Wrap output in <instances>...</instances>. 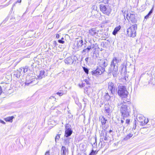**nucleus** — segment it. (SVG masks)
<instances>
[{
  "label": "nucleus",
  "instance_id": "1",
  "mask_svg": "<svg viewBox=\"0 0 155 155\" xmlns=\"http://www.w3.org/2000/svg\"><path fill=\"white\" fill-rule=\"evenodd\" d=\"M129 102V99L128 100L123 99L120 102L117 104V106L118 108H120V111L121 116L123 117V119H124L125 117H127L129 115L130 112L131 104H124L127 102Z\"/></svg>",
  "mask_w": 155,
  "mask_h": 155
},
{
  "label": "nucleus",
  "instance_id": "2",
  "mask_svg": "<svg viewBox=\"0 0 155 155\" xmlns=\"http://www.w3.org/2000/svg\"><path fill=\"white\" fill-rule=\"evenodd\" d=\"M98 64L100 67L91 71L93 75L97 76L101 74L105 71V68L107 66L108 61L107 59L102 58L98 60Z\"/></svg>",
  "mask_w": 155,
  "mask_h": 155
},
{
  "label": "nucleus",
  "instance_id": "3",
  "mask_svg": "<svg viewBox=\"0 0 155 155\" xmlns=\"http://www.w3.org/2000/svg\"><path fill=\"white\" fill-rule=\"evenodd\" d=\"M119 62L118 58L114 57L111 62L110 67L108 70V73L112 72L114 77L117 76V74L118 72V63Z\"/></svg>",
  "mask_w": 155,
  "mask_h": 155
},
{
  "label": "nucleus",
  "instance_id": "4",
  "mask_svg": "<svg viewBox=\"0 0 155 155\" xmlns=\"http://www.w3.org/2000/svg\"><path fill=\"white\" fill-rule=\"evenodd\" d=\"M117 93L119 96L122 98V100L126 98L128 95V92L126 89L125 86L121 85L118 87Z\"/></svg>",
  "mask_w": 155,
  "mask_h": 155
},
{
  "label": "nucleus",
  "instance_id": "5",
  "mask_svg": "<svg viewBox=\"0 0 155 155\" xmlns=\"http://www.w3.org/2000/svg\"><path fill=\"white\" fill-rule=\"evenodd\" d=\"M100 10L104 14L108 15L110 13L111 9L107 5L103 4L100 5Z\"/></svg>",
  "mask_w": 155,
  "mask_h": 155
},
{
  "label": "nucleus",
  "instance_id": "6",
  "mask_svg": "<svg viewBox=\"0 0 155 155\" xmlns=\"http://www.w3.org/2000/svg\"><path fill=\"white\" fill-rule=\"evenodd\" d=\"M73 132V130L71 129V127L69 124H66L65 126V131L64 137H68L70 136Z\"/></svg>",
  "mask_w": 155,
  "mask_h": 155
},
{
  "label": "nucleus",
  "instance_id": "7",
  "mask_svg": "<svg viewBox=\"0 0 155 155\" xmlns=\"http://www.w3.org/2000/svg\"><path fill=\"white\" fill-rule=\"evenodd\" d=\"M108 88L110 91L111 93L112 94H114L117 90V87L116 84L112 82L109 83Z\"/></svg>",
  "mask_w": 155,
  "mask_h": 155
},
{
  "label": "nucleus",
  "instance_id": "8",
  "mask_svg": "<svg viewBox=\"0 0 155 155\" xmlns=\"http://www.w3.org/2000/svg\"><path fill=\"white\" fill-rule=\"evenodd\" d=\"M35 80L32 78V77L29 75H27L26 77V81L25 84L26 85H28L31 83H33L35 81Z\"/></svg>",
  "mask_w": 155,
  "mask_h": 155
},
{
  "label": "nucleus",
  "instance_id": "9",
  "mask_svg": "<svg viewBox=\"0 0 155 155\" xmlns=\"http://www.w3.org/2000/svg\"><path fill=\"white\" fill-rule=\"evenodd\" d=\"M83 40L81 39H77V40L75 41V43L78 48L81 47L83 45L84 47H86V43H84V44Z\"/></svg>",
  "mask_w": 155,
  "mask_h": 155
},
{
  "label": "nucleus",
  "instance_id": "10",
  "mask_svg": "<svg viewBox=\"0 0 155 155\" xmlns=\"http://www.w3.org/2000/svg\"><path fill=\"white\" fill-rule=\"evenodd\" d=\"M74 61V58L71 57H69L65 58L64 61L65 63L67 64H72Z\"/></svg>",
  "mask_w": 155,
  "mask_h": 155
},
{
  "label": "nucleus",
  "instance_id": "11",
  "mask_svg": "<svg viewBox=\"0 0 155 155\" xmlns=\"http://www.w3.org/2000/svg\"><path fill=\"white\" fill-rule=\"evenodd\" d=\"M61 155H67L68 153V150L64 146H62L61 150Z\"/></svg>",
  "mask_w": 155,
  "mask_h": 155
},
{
  "label": "nucleus",
  "instance_id": "12",
  "mask_svg": "<svg viewBox=\"0 0 155 155\" xmlns=\"http://www.w3.org/2000/svg\"><path fill=\"white\" fill-rule=\"evenodd\" d=\"M45 76H47V75L45 74V71L42 70L40 71V74L38 76V77L39 79H41L45 77Z\"/></svg>",
  "mask_w": 155,
  "mask_h": 155
},
{
  "label": "nucleus",
  "instance_id": "13",
  "mask_svg": "<svg viewBox=\"0 0 155 155\" xmlns=\"http://www.w3.org/2000/svg\"><path fill=\"white\" fill-rule=\"evenodd\" d=\"M89 33L91 35L94 36L97 35L98 33L96 31L95 28H92L89 31Z\"/></svg>",
  "mask_w": 155,
  "mask_h": 155
},
{
  "label": "nucleus",
  "instance_id": "14",
  "mask_svg": "<svg viewBox=\"0 0 155 155\" xmlns=\"http://www.w3.org/2000/svg\"><path fill=\"white\" fill-rule=\"evenodd\" d=\"M121 28V27L120 25H119L116 27L114 28V31L112 32L113 34L114 35H116L117 33V32L120 30Z\"/></svg>",
  "mask_w": 155,
  "mask_h": 155
},
{
  "label": "nucleus",
  "instance_id": "15",
  "mask_svg": "<svg viewBox=\"0 0 155 155\" xmlns=\"http://www.w3.org/2000/svg\"><path fill=\"white\" fill-rule=\"evenodd\" d=\"M154 8V5H153L152 7V9L149 11L148 14L144 17L145 19H147L151 15V14L153 13V11Z\"/></svg>",
  "mask_w": 155,
  "mask_h": 155
},
{
  "label": "nucleus",
  "instance_id": "16",
  "mask_svg": "<svg viewBox=\"0 0 155 155\" xmlns=\"http://www.w3.org/2000/svg\"><path fill=\"white\" fill-rule=\"evenodd\" d=\"M129 18L132 23H135V16L134 14H130Z\"/></svg>",
  "mask_w": 155,
  "mask_h": 155
},
{
  "label": "nucleus",
  "instance_id": "17",
  "mask_svg": "<svg viewBox=\"0 0 155 155\" xmlns=\"http://www.w3.org/2000/svg\"><path fill=\"white\" fill-rule=\"evenodd\" d=\"M133 136V134L132 133H129L127 134L124 139V140H127L130 139Z\"/></svg>",
  "mask_w": 155,
  "mask_h": 155
},
{
  "label": "nucleus",
  "instance_id": "18",
  "mask_svg": "<svg viewBox=\"0 0 155 155\" xmlns=\"http://www.w3.org/2000/svg\"><path fill=\"white\" fill-rule=\"evenodd\" d=\"M91 46H88L87 48L84 49L82 51V53H87L91 49Z\"/></svg>",
  "mask_w": 155,
  "mask_h": 155
},
{
  "label": "nucleus",
  "instance_id": "19",
  "mask_svg": "<svg viewBox=\"0 0 155 155\" xmlns=\"http://www.w3.org/2000/svg\"><path fill=\"white\" fill-rule=\"evenodd\" d=\"M14 117L13 116L8 117L5 119V120L7 122H12Z\"/></svg>",
  "mask_w": 155,
  "mask_h": 155
},
{
  "label": "nucleus",
  "instance_id": "20",
  "mask_svg": "<svg viewBox=\"0 0 155 155\" xmlns=\"http://www.w3.org/2000/svg\"><path fill=\"white\" fill-rule=\"evenodd\" d=\"M20 72H21L20 70L19 69V70L17 71V72H15V73L14 76L17 78H19L20 76L21 75Z\"/></svg>",
  "mask_w": 155,
  "mask_h": 155
},
{
  "label": "nucleus",
  "instance_id": "21",
  "mask_svg": "<svg viewBox=\"0 0 155 155\" xmlns=\"http://www.w3.org/2000/svg\"><path fill=\"white\" fill-rule=\"evenodd\" d=\"M22 69H23V73H25L28 71V68L27 66L25 67V68H21L20 69V70L21 72L22 71Z\"/></svg>",
  "mask_w": 155,
  "mask_h": 155
},
{
  "label": "nucleus",
  "instance_id": "22",
  "mask_svg": "<svg viewBox=\"0 0 155 155\" xmlns=\"http://www.w3.org/2000/svg\"><path fill=\"white\" fill-rule=\"evenodd\" d=\"M132 29L131 28H129L127 31V34L130 37H131V35L132 34Z\"/></svg>",
  "mask_w": 155,
  "mask_h": 155
},
{
  "label": "nucleus",
  "instance_id": "23",
  "mask_svg": "<svg viewBox=\"0 0 155 155\" xmlns=\"http://www.w3.org/2000/svg\"><path fill=\"white\" fill-rule=\"evenodd\" d=\"M107 121V120L105 119V118L104 117H102L101 119V121L102 125H105Z\"/></svg>",
  "mask_w": 155,
  "mask_h": 155
},
{
  "label": "nucleus",
  "instance_id": "24",
  "mask_svg": "<svg viewBox=\"0 0 155 155\" xmlns=\"http://www.w3.org/2000/svg\"><path fill=\"white\" fill-rule=\"evenodd\" d=\"M121 12L123 13V15L124 16V18H125V14H126V16H127L126 18H127V19L128 20V18H127V16H128V14H127V11H126L125 10L124 11V10L122 9L121 10Z\"/></svg>",
  "mask_w": 155,
  "mask_h": 155
},
{
  "label": "nucleus",
  "instance_id": "25",
  "mask_svg": "<svg viewBox=\"0 0 155 155\" xmlns=\"http://www.w3.org/2000/svg\"><path fill=\"white\" fill-rule=\"evenodd\" d=\"M104 97L105 99L107 101L109 100L110 98V96L109 95L108 93H106L104 95Z\"/></svg>",
  "mask_w": 155,
  "mask_h": 155
},
{
  "label": "nucleus",
  "instance_id": "26",
  "mask_svg": "<svg viewBox=\"0 0 155 155\" xmlns=\"http://www.w3.org/2000/svg\"><path fill=\"white\" fill-rule=\"evenodd\" d=\"M102 133L101 134L100 136H102V134H103V135L104 137H107V132L106 131L104 130H102L101 131Z\"/></svg>",
  "mask_w": 155,
  "mask_h": 155
},
{
  "label": "nucleus",
  "instance_id": "27",
  "mask_svg": "<svg viewBox=\"0 0 155 155\" xmlns=\"http://www.w3.org/2000/svg\"><path fill=\"white\" fill-rule=\"evenodd\" d=\"M132 30V34L131 35V37H134L136 36V30L134 29Z\"/></svg>",
  "mask_w": 155,
  "mask_h": 155
},
{
  "label": "nucleus",
  "instance_id": "28",
  "mask_svg": "<svg viewBox=\"0 0 155 155\" xmlns=\"http://www.w3.org/2000/svg\"><path fill=\"white\" fill-rule=\"evenodd\" d=\"M93 8V10L92 11V13L94 12H97V7L96 6L94 5L92 7Z\"/></svg>",
  "mask_w": 155,
  "mask_h": 155
},
{
  "label": "nucleus",
  "instance_id": "29",
  "mask_svg": "<svg viewBox=\"0 0 155 155\" xmlns=\"http://www.w3.org/2000/svg\"><path fill=\"white\" fill-rule=\"evenodd\" d=\"M129 28H131L132 29H133L136 30V29L137 28V25L136 24L133 25L131 27H130Z\"/></svg>",
  "mask_w": 155,
  "mask_h": 155
},
{
  "label": "nucleus",
  "instance_id": "30",
  "mask_svg": "<svg viewBox=\"0 0 155 155\" xmlns=\"http://www.w3.org/2000/svg\"><path fill=\"white\" fill-rule=\"evenodd\" d=\"M83 69L84 71L85 72L86 74H88L89 73V70L88 69V68L85 67H83Z\"/></svg>",
  "mask_w": 155,
  "mask_h": 155
},
{
  "label": "nucleus",
  "instance_id": "31",
  "mask_svg": "<svg viewBox=\"0 0 155 155\" xmlns=\"http://www.w3.org/2000/svg\"><path fill=\"white\" fill-rule=\"evenodd\" d=\"M130 119H127L126 120L125 124L126 125V126H127L130 122Z\"/></svg>",
  "mask_w": 155,
  "mask_h": 155
},
{
  "label": "nucleus",
  "instance_id": "32",
  "mask_svg": "<svg viewBox=\"0 0 155 155\" xmlns=\"http://www.w3.org/2000/svg\"><path fill=\"white\" fill-rule=\"evenodd\" d=\"M84 81L86 83V84H88V85H89V86H88V87H90V83L89 82V79H85L84 80Z\"/></svg>",
  "mask_w": 155,
  "mask_h": 155
},
{
  "label": "nucleus",
  "instance_id": "33",
  "mask_svg": "<svg viewBox=\"0 0 155 155\" xmlns=\"http://www.w3.org/2000/svg\"><path fill=\"white\" fill-rule=\"evenodd\" d=\"M105 109L107 113V114L109 113L110 112V109H109V108L106 107L105 108Z\"/></svg>",
  "mask_w": 155,
  "mask_h": 155
},
{
  "label": "nucleus",
  "instance_id": "34",
  "mask_svg": "<svg viewBox=\"0 0 155 155\" xmlns=\"http://www.w3.org/2000/svg\"><path fill=\"white\" fill-rule=\"evenodd\" d=\"M56 94L59 95L60 96H62L63 95V92H61V91H60V92H59V91L58 92L56 93Z\"/></svg>",
  "mask_w": 155,
  "mask_h": 155
},
{
  "label": "nucleus",
  "instance_id": "35",
  "mask_svg": "<svg viewBox=\"0 0 155 155\" xmlns=\"http://www.w3.org/2000/svg\"><path fill=\"white\" fill-rule=\"evenodd\" d=\"M96 152V150H92L91 153L89 154H91L92 155H95V152Z\"/></svg>",
  "mask_w": 155,
  "mask_h": 155
},
{
  "label": "nucleus",
  "instance_id": "36",
  "mask_svg": "<svg viewBox=\"0 0 155 155\" xmlns=\"http://www.w3.org/2000/svg\"><path fill=\"white\" fill-rule=\"evenodd\" d=\"M60 135L59 134H57L55 138V140L56 142V140H58L60 138Z\"/></svg>",
  "mask_w": 155,
  "mask_h": 155
},
{
  "label": "nucleus",
  "instance_id": "37",
  "mask_svg": "<svg viewBox=\"0 0 155 155\" xmlns=\"http://www.w3.org/2000/svg\"><path fill=\"white\" fill-rule=\"evenodd\" d=\"M58 42L60 43H64V41L62 40L61 39H60L58 40Z\"/></svg>",
  "mask_w": 155,
  "mask_h": 155
},
{
  "label": "nucleus",
  "instance_id": "38",
  "mask_svg": "<svg viewBox=\"0 0 155 155\" xmlns=\"http://www.w3.org/2000/svg\"><path fill=\"white\" fill-rule=\"evenodd\" d=\"M79 86L80 87H84L85 86V84L82 83L81 85L79 84Z\"/></svg>",
  "mask_w": 155,
  "mask_h": 155
},
{
  "label": "nucleus",
  "instance_id": "39",
  "mask_svg": "<svg viewBox=\"0 0 155 155\" xmlns=\"http://www.w3.org/2000/svg\"><path fill=\"white\" fill-rule=\"evenodd\" d=\"M2 87L1 86H0V95H1V94H2Z\"/></svg>",
  "mask_w": 155,
  "mask_h": 155
},
{
  "label": "nucleus",
  "instance_id": "40",
  "mask_svg": "<svg viewBox=\"0 0 155 155\" xmlns=\"http://www.w3.org/2000/svg\"><path fill=\"white\" fill-rule=\"evenodd\" d=\"M89 57H87L86 58H85V61L87 63L88 62V59H89Z\"/></svg>",
  "mask_w": 155,
  "mask_h": 155
},
{
  "label": "nucleus",
  "instance_id": "41",
  "mask_svg": "<svg viewBox=\"0 0 155 155\" xmlns=\"http://www.w3.org/2000/svg\"><path fill=\"white\" fill-rule=\"evenodd\" d=\"M136 123H135V124L134 125V126L133 128V129L135 130L136 129Z\"/></svg>",
  "mask_w": 155,
  "mask_h": 155
},
{
  "label": "nucleus",
  "instance_id": "42",
  "mask_svg": "<svg viewBox=\"0 0 155 155\" xmlns=\"http://www.w3.org/2000/svg\"><path fill=\"white\" fill-rule=\"evenodd\" d=\"M45 155H50V152L49 151H47L45 153Z\"/></svg>",
  "mask_w": 155,
  "mask_h": 155
},
{
  "label": "nucleus",
  "instance_id": "43",
  "mask_svg": "<svg viewBox=\"0 0 155 155\" xmlns=\"http://www.w3.org/2000/svg\"><path fill=\"white\" fill-rule=\"evenodd\" d=\"M0 123H2L4 124H5V122L1 120H0Z\"/></svg>",
  "mask_w": 155,
  "mask_h": 155
},
{
  "label": "nucleus",
  "instance_id": "44",
  "mask_svg": "<svg viewBox=\"0 0 155 155\" xmlns=\"http://www.w3.org/2000/svg\"><path fill=\"white\" fill-rule=\"evenodd\" d=\"M124 119H123V117L121 119V123L122 124L124 122Z\"/></svg>",
  "mask_w": 155,
  "mask_h": 155
},
{
  "label": "nucleus",
  "instance_id": "45",
  "mask_svg": "<svg viewBox=\"0 0 155 155\" xmlns=\"http://www.w3.org/2000/svg\"><path fill=\"white\" fill-rule=\"evenodd\" d=\"M95 142H94V145H97V139L96 138H95Z\"/></svg>",
  "mask_w": 155,
  "mask_h": 155
},
{
  "label": "nucleus",
  "instance_id": "46",
  "mask_svg": "<svg viewBox=\"0 0 155 155\" xmlns=\"http://www.w3.org/2000/svg\"><path fill=\"white\" fill-rule=\"evenodd\" d=\"M60 37V35L58 34H57L56 36V37L57 38H59Z\"/></svg>",
  "mask_w": 155,
  "mask_h": 155
},
{
  "label": "nucleus",
  "instance_id": "47",
  "mask_svg": "<svg viewBox=\"0 0 155 155\" xmlns=\"http://www.w3.org/2000/svg\"><path fill=\"white\" fill-rule=\"evenodd\" d=\"M53 44L54 45H55V46L56 45H58L56 42L55 41H54L53 42Z\"/></svg>",
  "mask_w": 155,
  "mask_h": 155
},
{
  "label": "nucleus",
  "instance_id": "48",
  "mask_svg": "<svg viewBox=\"0 0 155 155\" xmlns=\"http://www.w3.org/2000/svg\"><path fill=\"white\" fill-rule=\"evenodd\" d=\"M148 121H149L147 119V121H146L145 120L144 123H145V124H147L148 122Z\"/></svg>",
  "mask_w": 155,
  "mask_h": 155
},
{
  "label": "nucleus",
  "instance_id": "49",
  "mask_svg": "<svg viewBox=\"0 0 155 155\" xmlns=\"http://www.w3.org/2000/svg\"><path fill=\"white\" fill-rule=\"evenodd\" d=\"M21 0H18L16 2V3L18 2L19 3H20L21 2Z\"/></svg>",
  "mask_w": 155,
  "mask_h": 155
},
{
  "label": "nucleus",
  "instance_id": "50",
  "mask_svg": "<svg viewBox=\"0 0 155 155\" xmlns=\"http://www.w3.org/2000/svg\"><path fill=\"white\" fill-rule=\"evenodd\" d=\"M145 4H146V5H150V4H149V2H146Z\"/></svg>",
  "mask_w": 155,
  "mask_h": 155
},
{
  "label": "nucleus",
  "instance_id": "51",
  "mask_svg": "<svg viewBox=\"0 0 155 155\" xmlns=\"http://www.w3.org/2000/svg\"><path fill=\"white\" fill-rule=\"evenodd\" d=\"M107 137H104V140H106L107 139Z\"/></svg>",
  "mask_w": 155,
  "mask_h": 155
},
{
  "label": "nucleus",
  "instance_id": "52",
  "mask_svg": "<svg viewBox=\"0 0 155 155\" xmlns=\"http://www.w3.org/2000/svg\"><path fill=\"white\" fill-rule=\"evenodd\" d=\"M68 140V139L67 138L66 139H65V141L66 142V143H67V141Z\"/></svg>",
  "mask_w": 155,
  "mask_h": 155
},
{
  "label": "nucleus",
  "instance_id": "53",
  "mask_svg": "<svg viewBox=\"0 0 155 155\" xmlns=\"http://www.w3.org/2000/svg\"><path fill=\"white\" fill-rule=\"evenodd\" d=\"M112 130H110L109 131V133H110L111 132H112Z\"/></svg>",
  "mask_w": 155,
  "mask_h": 155
},
{
  "label": "nucleus",
  "instance_id": "54",
  "mask_svg": "<svg viewBox=\"0 0 155 155\" xmlns=\"http://www.w3.org/2000/svg\"><path fill=\"white\" fill-rule=\"evenodd\" d=\"M54 98V97H53V96L49 98Z\"/></svg>",
  "mask_w": 155,
  "mask_h": 155
},
{
  "label": "nucleus",
  "instance_id": "55",
  "mask_svg": "<svg viewBox=\"0 0 155 155\" xmlns=\"http://www.w3.org/2000/svg\"><path fill=\"white\" fill-rule=\"evenodd\" d=\"M61 39L62 40V39H64V38H63V37H62V38H61Z\"/></svg>",
  "mask_w": 155,
  "mask_h": 155
},
{
  "label": "nucleus",
  "instance_id": "56",
  "mask_svg": "<svg viewBox=\"0 0 155 155\" xmlns=\"http://www.w3.org/2000/svg\"><path fill=\"white\" fill-rule=\"evenodd\" d=\"M23 69L22 70V71L21 72H20L21 73V72H22L23 73Z\"/></svg>",
  "mask_w": 155,
  "mask_h": 155
},
{
  "label": "nucleus",
  "instance_id": "57",
  "mask_svg": "<svg viewBox=\"0 0 155 155\" xmlns=\"http://www.w3.org/2000/svg\"><path fill=\"white\" fill-rule=\"evenodd\" d=\"M124 126H124V125L123 126V127H124Z\"/></svg>",
  "mask_w": 155,
  "mask_h": 155
},
{
  "label": "nucleus",
  "instance_id": "58",
  "mask_svg": "<svg viewBox=\"0 0 155 155\" xmlns=\"http://www.w3.org/2000/svg\"><path fill=\"white\" fill-rule=\"evenodd\" d=\"M92 146H93V147H94V146H93V144H92Z\"/></svg>",
  "mask_w": 155,
  "mask_h": 155
},
{
  "label": "nucleus",
  "instance_id": "59",
  "mask_svg": "<svg viewBox=\"0 0 155 155\" xmlns=\"http://www.w3.org/2000/svg\"><path fill=\"white\" fill-rule=\"evenodd\" d=\"M102 1H104L105 0H102Z\"/></svg>",
  "mask_w": 155,
  "mask_h": 155
}]
</instances>
